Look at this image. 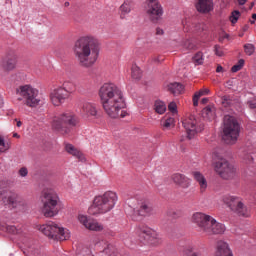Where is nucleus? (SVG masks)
<instances>
[{"mask_svg": "<svg viewBox=\"0 0 256 256\" xmlns=\"http://www.w3.org/2000/svg\"><path fill=\"white\" fill-rule=\"evenodd\" d=\"M98 96L102 109L108 117H111V119L127 117V111L123 110L126 107L125 96L117 85L104 83L98 91Z\"/></svg>", "mask_w": 256, "mask_h": 256, "instance_id": "1", "label": "nucleus"}, {"mask_svg": "<svg viewBox=\"0 0 256 256\" xmlns=\"http://www.w3.org/2000/svg\"><path fill=\"white\" fill-rule=\"evenodd\" d=\"M99 39L87 35L80 37L74 44V55L81 67H93L99 58L101 49Z\"/></svg>", "mask_w": 256, "mask_h": 256, "instance_id": "2", "label": "nucleus"}, {"mask_svg": "<svg viewBox=\"0 0 256 256\" xmlns=\"http://www.w3.org/2000/svg\"><path fill=\"white\" fill-rule=\"evenodd\" d=\"M192 223H194L200 233L203 235H222L225 233V225L217 222L215 218L207 215L203 212H195L191 217Z\"/></svg>", "mask_w": 256, "mask_h": 256, "instance_id": "3", "label": "nucleus"}, {"mask_svg": "<svg viewBox=\"0 0 256 256\" xmlns=\"http://www.w3.org/2000/svg\"><path fill=\"white\" fill-rule=\"evenodd\" d=\"M119 197L113 191H107L94 198L92 206L89 208L90 215H105L115 209Z\"/></svg>", "mask_w": 256, "mask_h": 256, "instance_id": "4", "label": "nucleus"}, {"mask_svg": "<svg viewBox=\"0 0 256 256\" xmlns=\"http://www.w3.org/2000/svg\"><path fill=\"white\" fill-rule=\"evenodd\" d=\"M17 101H20L26 107L35 109L41 105V98L39 97V90L31 85H21L16 88Z\"/></svg>", "mask_w": 256, "mask_h": 256, "instance_id": "5", "label": "nucleus"}, {"mask_svg": "<svg viewBox=\"0 0 256 256\" xmlns=\"http://www.w3.org/2000/svg\"><path fill=\"white\" fill-rule=\"evenodd\" d=\"M77 126V116L73 112H64L52 120V128L61 135H69L73 127Z\"/></svg>", "mask_w": 256, "mask_h": 256, "instance_id": "6", "label": "nucleus"}, {"mask_svg": "<svg viewBox=\"0 0 256 256\" xmlns=\"http://www.w3.org/2000/svg\"><path fill=\"white\" fill-rule=\"evenodd\" d=\"M241 131V126L237 121L236 117L226 115L224 116V126H223V140L228 145H233L239 139V133Z\"/></svg>", "mask_w": 256, "mask_h": 256, "instance_id": "7", "label": "nucleus"}, {"mask_svg": "<svg viewBox=\"0 0 256 256\" xmlns=\"http://www.w3.org/2000/svg\"><path fill=\"white\" fill-rule=\"evenodd\" d=\"M39 231L54 241H67L71 238V232L67 228L57 225L55 222H48L39 227Z\"/></svg>", "mask_w": 256, "mask_h": 256, "instance_id": "8", "label": "nucleus"}, {"mask_svg": "<svg viewBox=\"0 0 256 256\" xmlns=\"http://www.w3.org/2000/svg\"><path fill=\"white\" fill-rule=\"evenodd\" d=\"M42 213L44 217H55L59 214V196L53 190H46L42 195Z\"/></svg>", "mask_w": 256, "mask_h": 256, "instance_id": "9", "label": "nucleus"}, {"mask_svg": "<svg viewBox=\"0 0 256 256\" xmlns=\"http://www.w3.org/2000/svg\"><path fill=\"white\" fill-rule=\"evenodd\" d=\"M128 207L132 209V219L137 220V217H149L153 213V206L145 199L130 198Z\"/></svg>", "mask_w": 256, "mask_h": 256, "instance_id": "10", "label": "nucleus"}, {"mask_svg": "<svg viewBox=\"0 0 256 256\" xmlns=\"http://www.w3.org/2000/svg\"><path fill=\"white\" fill-rule=\"evenodd\" d=\"M137 233L141 239L147 241L152 247H159L163 245V238L157 231L145 226L143 224L137 227Z\"/></svg>", "mask_w": 256, "mask_h": 256, "instance_id": "11", "label": "nucleus"}, {"mask_svg": "<svg viewBox=\"0 0 256 256\" xmlns=\"http://www.w3.org/2000/svg\"><path fill=\"white\" fill-rule=\"evenodd\" d=\"M214 171L221 177V179H233L237 175V169L233 164L229 163L227 159L220 158L214 164Z\"/></svg>", "mask_w": 256, "mask_h": 256, "instance_id": "12", "label": "nucleus"}, {"mask_svg": "<svg viewBox=\"0 0 256 256\" xmlns=\"http://www.w3.org/2000/svg\"><path fill=\"white\" fill-rule=\"evenodd\" d=\"M0 201L3 205H8L11 209H17V211L25 209V200L21 199L15 192L5 191L0 193Z\"/></svg>", "mask_w": 256, "mask_h": 256, "instance_id": "13", "label": "nucleus"}, {"mask_svg": "<svg viewBox=\"0 0 256 256\" xmlns=\"http://www.w3.org/2000/svg\"><path fill=\"white\" fill-rule=\"evenodd\" d=\"M223 202L240 217H249V209L243 204L241 198L227 195L224 196Z\"/></svg>", "mask_w": 256, "mask_h": 256, "instance_id": "14", "label": "nucleus"}, {"mask_svg": "<svg viewBox=\"0 0 256 256\" xmlns=\"http://www.w3.org/2000/svg\"><path fill=\"white\" fill-rule=\"evenodd\" d=\"M182 125L187 133V139H193L197 133L203 131V126L199 124L194 115L186 117L182 121Z\"/></svg>", "mask_w": 256, "mask_h": 256, "instance_id": "15", "label": "nucleus"}, {"mask_svg": "<svg viewBox=\"0 0 256 256\" xmlns=\"http://www.w3.org/2000/svg\"><path fill=\"white\" fill-rule=\"evenodd\" d=\"M185 33H193L194 35H205L207 33V25L201 22H193L191 19L182 20Z\"/></svg>", "mask_w": 256, "mask_h": 256, "instance_id": "16", "label": "nucleus"}, {"mask_svg": "<svg viewBox=\"0 0 256 256\" xmlns=\"http://www.w3.org/2000/svg\"><path fill=\"white\" fill-rule=\"evenodd\" d=\"M146 13L152 21H157L163 15V7L159 0H146Z\"/></svg>", "mask_w": 256, "mask_h": 256, "instance_id": "17", "label": "nucleus"}, {"mask_svg": "<svg viewBox=\"0 0 256 256\" xmlns=\"http://www.w3.org/2000/svg\"><path fill=\"white\" fill-rule=\"evenodd\" d=\"M78 221L88 231L101 232L105 229V226L93 218H89L83 214L78 215Z\"/></svg>", "mask_w": 256, "mask_h": 256, "instance_id": "18", "label": "nucleus"}, {"mask_svg": "<svg viewBox=\"0 0 256 256\" xmlns=\"http://www.w3.org/2000/svg\"><path fill=\"white\" fill-rule=\"evenodd\" d=\"M17 59L19 55L16 50H9L6 54L5 59L2 62V67L4 71H13L17 67Z\"/></svg>", "mask_w": 256, "mask_h": 256, "instance_id": "19", "label": "nucleus"}, {"mask_svg": "<svg viewBox=\"0 0 256 256\" xmlns=\"http://www.w3.org/2000/svg\"><path fill=\"white\" fill-rule=\"evenodd\" d=\"M50 99L55 107H59V105L65 103L66 99H69V96L65 93V90L57 88L51 92Z\"/></svg>", "mask_w": 256, "mask_h": 256, "instance_id": "20", "label": "nucleus"}, {"mask_svg": "<svg viewBox=\"0 0 256 256\" xmlns=\"http://www.w3.org/2000/svg\"><path fill=\"white\" fill-rule=\"evenodd\" d=\"M133 9H135V0H124L119 7L120 19H127V16Z\"/></svg>", "mask_w": 256, "mask_h": 256, "instance_id": "21", "label": "nucleus"}, {"mask_svg": "<svg viewBox=\"0 0 256 256\" xmlns=\"http://www.w3.org/2000/svg\"><path fill=\"white\" fill-rule=\"evenodd\" d=\"M214 256H233V252L229 248L227 242L220 240L216 244Z\"/></svg>", "mask_w": 256, "mask_h": 256, "instance_id": "22", "label": "nucleus"}, {"mask_svg": "<svg viewBox=\"0 0 256 256\" xmlns=\"http://www.w3.org/2000/svg\"><path fill=\"white\" fill-rule=\"evenodd\" d=\"M171 179L173 183H175V185H179V187H182L183 189H187L191 185V180L183 174H179V173L173 174L171 176Z\"/></svg>", "mask_w": 256, "mask_h": 256, "instance_id": "23", "label": "nucleus"}, {"mask_svg": "<svg viewBox=\"0 0 256 256\" xmlns=\"http://www.w3.org/2000/svg\"><path fill=\"white\" fill-rule=\"evenodd\" d=\"M192 175L200 187V193H205V191H207V187H209L207 178H205V176L199 171L192 172Z\"/></svg>", "mask_w": 256, "mask_h": 256, "instance_id": "24", "label": "nucleus"}, {"mask_svg": "<svg viewBox=\"0 0 256 256\" xmlns=\"http://www.w3.org/2000/svg\"><path fill=\"white\" fill-rule=\"evenodd\" d=\"M192 175L200 187V193H205V191H207V187H209L207 178H205V176L199 171L192 172Z\"/></svg>", "mask_w": 256, "mask_h": 256, "instance_id": "25", "label": "nucleus"}, {"mask_svg": "<svg viewBox=\"0 0 256 256\" xmlns=\"http://www.w3.org/2000/svg\"><path fill=\"white\" fill-rule=\"evenodd\" d=\"M81 111L88 117H97V106L91 102H84L81 104Z\"/></svg>", "mask_w": 256, "mask_h": 256, "instance_id": "26", "label": "nucleus"}, {"mask_svg": "<svg viewBox=\"0 0 256 256\" xmlns=\"http://www.w3.org/2000/svg\"><path fill=\"white\" fill-rule=\"evenodd\" d=\"M203 251H205V248L194 244L189 245L184 249V255L186 256H203Z\"/></svg>", "mask_w": 256, "mask_h": 256, "instance_id": "27", "label": "nucleus"}, {"mask_svg": "<svg viewBox=\"0 0 256 256\" xmlns=\"http://www.w3.org/2000/svg\"><path fill=\"white\" fill-rule=\"evenodd\" d=\"M196 9L199 13H209L213 9V0H198Z\"/></svg>", "mask_w": 256, "mask_h": 256, "instance_id": "28", "label": "nucleus"}, {"mask_svg": "<svg viewBox=\"0 0 256 256\" xmlns=\"http://www.w3.org/2000/svg\"><path fill=\"white\" fill-rule=\"evenodd\" d=\"M65 149L69 155H73V157H76V159L80 161H85V155L81 153V151L77 150L73 144H66Z\"/></svg>", "mask_w": 256, "mask_h": 256, "instance_id": "29", "label": "nucleus"}, {"mask_svg": "<svg viewBox=\"0 0 256 256\" xmlns=\"http://www.w3.org/2000/svg\"><path fill=\"white\" fill-rule=\"evenodd\" d=\"M166 89L169 91V93H172V95H181L183 93L184 87L181 83L173 82L168 84Z\"/></svg>", "mask_w": 256, "mask_h": 256, "instance_id": "30", "label": "nucleus"}, {"mask_svg": "<svg viewBox=\"0 0 256 256\" xmlns=\"http://www.w3.org/2000/svg\"><path fill=\"white\" fill-rule=\"evenodd\" d=\"M202 116L204 119H215V106L213 105H208L202 110Z\"/></svg>", "mask_w": 256, "mask_h": 256, "instance_id": "31", "label": "nucleus"}, {"mask_svg": "<svg viewBox=\"0 0 256 256\" xmlns=\"http://www.w3.org/2000/svg\"><path fill=\"white\" fill-rule=\"evenodd\" d=\"M209 93H210L209 88H203V89L199 90L198 92H196L193 96L194 107H197V105H199V99L201 97H203V95H209Z\"/></svg>", "mask_w": 256, "mask_h": 256, "instance_id": "32", "label": "nucleus"}, {"mask_svg": "<svg viewBox=\"0 0 256 256\" xmlns=\"http://www.w3.org/2000/svg\"><path fill=\"white\" fill-rule=\"evenodd\" d=\"M154 111L158 113V115H163V113L167 111V105L161 100H156L154 103Z\"/></svg>", "mask_w": 256, "mask_h": 256, "instance_id": "33", "label": "nucleus"}, {"mask_svg": "<svg viewBox=\"0 0 256 256\" xmlns=\"http://www.w3.org/2000/svg\"><path fill=\"white\" fill-rule=\"evenodd\" d=\"M60 88L63 89L64 93H66L68 97L75 93V84L73 82H64L63 86Z\"/></svg>", "mask_w": 256, "mask_h": 256, "instance_id": "34", "label": "nucleus"}, {"mask_svg": "<svg viewBox=\"0 0 256 256\" xmlns=\"http://www.w3.org/2000/svg\"><path fill=\"white\" fill-rule=\"evenodd\" d=\"M131 75L132 78L136 79V81H138V79H141L142 77V72H141V68H139L137 65H133L131 68Z\"/></svg>", "mask_w": 256, "mask_h": 256, "instance_id": "35", "label": "nucleus"}, {"mask_svg": "<svg viewBox=\"0 0 256 256\" xmlns=\"http://www.w3.org/2000/svg\"><path fill=\"white\" fill-rule=\"evenodd\" d=\"M9 143L5 142V139H3L2 136H0V153H5V151H9L10 149Z\"/></svg>", "mask_w": 256, "mask_h": 256, "instance_id": "36", "label": "nucleus"}, {"mask_svg": "<svg viewBox=\"0 0 256 256\" xmlns=\"http://www.w3.org/2000/svg\"><path fill=\"white\" fill-rule=\"evenodd\" d=\"M193 63L195 65H203V53L202 52H198L195 54V56L193 57Z\"/></svg>", "mask_w": 256, "mask_h": 256, "instance_id": "37", "label": "nucleus"}, {"mask_svg": "<svg viewBox=\"0 0 256 256\" xmlns=\"http://www.w3.org/2000/svg\"><path fill=\"white\" fill-rule=\"evenodd\" d=\"M243 65H245V60L240 59L238 63L231 68L232 73H237V71H241V69H243Z\"/></svg>", "mask_w": 256, "mask_h": 256, "instance_id": "38", "label": "nucleus"}, {"mask_svg": "<svg viewBox=\"0 0 256 256\" xmlns=\"http://www.w3.org/2000/svg\"><path fill=\"white\" fill-rule=\"evenodd\" d=\"M182 46L184 47V49H188V50H193L196 47L193 40H189V39L184 40L182 42Z\"/></svg>", "mask_w": 256, "mask_h": 256, "instance_id": "39", "label": "nucleus"}, {"mask_svg": "<svg viewBox=\"0 0 256 256\" xmlns=\"http://www.w3.org/2000/svg\"><path fill=\"white\" fill-rule=\"evenodd\" d=\"M244 51L246 55H253L255 53V45L253 44H245L244 45Z\"/></svg>", "mask_w": 256, "mask_h": 256, "instance_id": "40", "label": "nucleus"}, {"mask_svg": "<svg viewBox=\"0 0 256 256\" xmlns=\"http://www.w3.org/2000/svg\"><path fill=\"white\" fill-rule=\"evenodd\" d=\"M239 15V11L232 12V15L230 16V21L233 25H235V23H237V21L239 20Z\"/></svg>", "mask_w": 256, "mask_h": 256, "instance_id": "41", "label": "nucleus"}, {"mask_svg": "<svg viewBox=\"0 0 256 256\" xmlns=\"http://www.w3.org/2000/svg\"><path fill=\"white\" fill-rule=\"evenodd\" d=\"M173 123H175V119L173 118H168L164 121L163 127L165 129H170V127H173Z\"/></svg>", "mask_w": 256, "mask_h": 256, "instance_id": "42", "label": "nucleus"}, {"mask_svg": "<svg viewBox=\"0 0 256 256\" xmlns=\"http://www.w3.org/2000/svg\"><path fill=\"white\" fill-rule=\"evenodd\" d=\"M7 233H11L12 235H17L19 233V229L16 226L10 225L6 227Z\"/></svg>", "mask_w": 256, "mask_h": 256, "instance_id": "43", "label": "nucleus"}, {"mask_svg": "<svg viewBox=\"0 0 256 256\" xmlns=\"http://www.w3.org/2000/svg\"><path fill=\"white\" fill-rule=\"evenodd\" d=\"M18 175H20V177H27V175H29V170L27 167H22L19 169Z\"/></svg>", "mask_w": 256, "mask_h": 256, "instance_id": "44", "label": "nucleus"}, {"mask_svg": "<svg viewBox=\"0 0 256 256\" xmlns=\"http://www.w3.org/2000/svg\"><path fill=\"white\" fill-rule=\"evenodd\" d=\"M214 49H215V55H217L218 57H223V50L221 49V46L216 45Z\"/></svg>", "mask_w": 256, "mask_h": 256, "instance_id": "45", "label": "nucleus"}, {"mask_svg": "<svg viewBox=\"0 0 256 256\" xmlns=\"http://www.w3.org/2000/svg\"><path fill=\"white\" fill-rule=\"evenodd\" d=\"M168 109H169V111H171V113H176L177 112V104L175 102H171L168 105Z\"/></svg>", "mask_w": 256, "mask_h": 256, "instance_id": "46", "label": "nucleus"}, {"mask_svg": "<svg viewBox=\"0 0 256 256\" xmlns=\"http://www.w3.org/2000/svg\"><path fill=\"white\" fill-rule=\"evenodd\" d=\"M222 104L224 105V107H229V105H231V100H229V97L224 96L222 98Z\"/></svg>", "mask_w": 256, "mask_h": 256, "instance_id": "47", "label": "nucleus"}, {"mask_svg": "<svg viewBox=\"0 0 256 256\" xmlns=\"http://www.w3.org/2000/svg\"><path fill=\"white\" fill-rule=\"evenodd\" d=\"M244 161H246V163H251V161H253V156L251 154H247L244 156Z\"/></svg>", "mask_w": 256, "mask_h": 256, "instance_id": "48", "label": "nucleus"}, {"mask_svg": "<svg viewBox=\"0 0 256 256\" xmlns=\"http://www.w3.org/2000/svg\"><path fill=\"white\" fill-rule=\"evenodd\" d=\"M216 73H223V66L218 65L216 68Z\"/></svg>", "mask_w": 256, "mask_h": 256, "instance_id": "49", "label": "nucleus"}, {"mask_svg": "<svg viewBox=\"0 0 256 256\" xmlns=\"http://www.w3.org/2000/svg\"><path fill=\"white\" fill-rule=\"evenodd\" d=\"M156 34L163 35V29H161V28L156 29Z\"/></svg>", "mask_w": 256, "mask_h": 256, "instance_id": "50", "label": "nucleus"}, {"mask_svg": "<svg viewBox=\"0 0 256 256\" xmlns=\"http://www.w3.org/2000/svg\"><path fill=\"white\" fill-rule=\"evenodd\" d=\"M208 101H209V99L203 98V99L201 100V103H202V105H206V103H208Z\"/></svg>", "mask_w": 256, "mask_h": 256, "instance_id": "51", "label": "nucleus"}, {"mask_svg": "<svg viewBox=\"0 0 256 256\" xmlns=\"http://www.w3.org/2000/svg\"><path fill=\"white\" fill-rule=\"evenodd\" d=\"M240 5H245L247 3V0H237Z\"/></svg>", "mask_w": 256, "mask_h": 256, "instance_id": "52", "label": "nucleus"}, {"mask_svg": "<svg viewBox=\"0 0 256 256\" xmlns=\"http://www.w3.org/2000/svg\"><path fill=\"white\" fill-rule=\"evenodd\" d=\"M15 121L17 122L16 123L17 127H21V125H23V122H21V121H19L17 119H15Z\"/></svg>", "mask_w": 256, "mask_h": 256, "instance_id": "53", "label": "nucleus"}, {"mask_svg": "<svg viewBox=\"0 0 256 256\" xmlns=\"http://www.w3.org/2000/svg\"><path fill=\"white\" fill-rule=\"evenodd\" d=\"M13 137L16 138V139H20L21 138V136L18 133H13Z\"/></svg>", "mask_w": 256, "mask_h": 256, "instance_id": "54", "label": "nucleus"}, {"mask_svg": "<svg viewBox=\"0 0 256 256\" xmlns=\"http://www.w3.org/2000/svg\"><path fill=\"white\" fill-rule=\"evenodd\" d=\"M3 107V99L0 98V109Z\"/></svg>", "mask_w": 256, "mask_h": 256, "instance_id": "55", "label": "nucleus"}, {"mask_svg": "<svg viewBox=\"0 0 256 256\" xmlns=\"http://www.w3.org/2000/svg\"><path fill=\"white\" fill-rule=\"evenodd\" d=\"M247 29H249V26H244L243 27V31H247Z\"/></svg>", "mask_w": 256, "mask_h": 256, "instance_id": "56", "label": "nucleus"}, {"mask_svg": "<svg viewBox=\"0 0 256 256\" xmlns=\"http://www.w3.org/2000/svg\"><path fill=\"white\" fill-rule=\"evenodd\" d=\"M252 19H254V21H256V14H252Z\"/></svg>", "mask_w": 256, "mask_h": 256, "instance_id": "57", "label": "nucleus"}, {"mask_svg": "<svg viewBox=\"0 0 256 256\" xmlns=\"http://www.w3.org/2000/svg\"><path fill=\"white\" fill-rule=\"evenodd\" d=\"M64 6H65V7H69V2H65V3H64Z\"/></svg>", "mask_w": 256, "mask_h": 256, "instance_id": "58", "label": "nucleus"}, {"mask_svg": "<svg viewBox=\"0 0 256 256\" xmlns=\"http://www.w3.org/2000/svg\"><path fill=\"white\" fill-rule=\"evenodd\" d=\"M255 5V2L251 3L250 9H252V7Z\"/></svg>", "mask_w": 256, "mask_h": 256, "instance_id": "59", "label": "nucleus"}, {"mask_svg": "<svg viewBox=\"0 0 256 256\" xmlns=\"http://www.w3.org/2000/svg\"><path fill=\"white\" fill-rule=\"evenodd\" d=\"M250 23L253 25V23H255V21H253V20H250Z\"/></svg>", "mask_w": 256, "mask_h": 256, "instance_id": "60", "label": "nucleus"}, {"mask_svg": "<svg viewBox=\"0 0 256 256\" xmlns=\"http://www.w3.org/2000/svg\"><path fill=\"white\" fill-rule=\"evenodd\" d=\"M239 37H243V33L239 34Z\"/></svg>", "mask_w": 256, "mask_h": 256, "instance_id": "61", "label": "nucleus"}]
</instances>
